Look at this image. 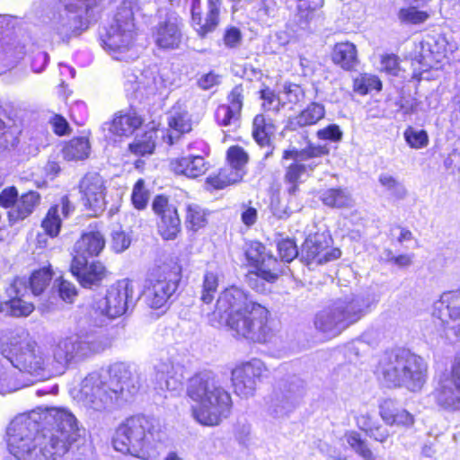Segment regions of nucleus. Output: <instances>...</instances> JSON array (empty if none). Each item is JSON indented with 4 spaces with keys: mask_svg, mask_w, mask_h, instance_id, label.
Listing matches in <instances>:
<instances>
[{
    "mask_svg": "<svg viewBox=\"0 0 460 460\" xmlns=\"http://www.w3.org/2000/svg\"><path fill=\"white\" fill-rule=\"evenodd\" d=\"M217 313L220 318L227 315L226 323L236 336L253 342L270 341L274 332L269 324V310L254 302L242 288L232 286L226 288L217 301Z\"/></svg>",
    "mask_w": 460,
    "mask_h": 460,
    "instance_id": "obj_3",
    "label": "nucleus"
},
{
    "mask_svg": "<svg viewBox=\"0 0 460 460\" xmlns=\"http://www.w3.org/2000/svg\"><path fill=\"white\" fill-rule=\"evenodd\" d=\"M323 0H318L317 3L311 6L307 3L299 4L297 5V17L301 26L307 25L308 22L314 18V11L322 7Z\"/></svg>",
    "mask_w": 460,
    "mask_h": 460,
    "instance_id": "obj_58",
    "label": "nucleus"
},
{
    "mask_svg": "<svg viewBox=\"0 0 460 460\" xmlns=\"http://www.w3.org/2000/svg\"><path fill=\"white\" fill-rule=\"evenodd\" d=\"M378 181L386 191L398 199L405 198L407 190L403 184L389 173H381Z\"/></svg>",
    "mask_w": 460,
    "mask_h": 460,
    "instance_id": "obj_51",
    "label": "nucleus"
},
{
    "mask_svg": "<svg viewBox=\"0 0 460 460\" xmlns=\"http://www.w3.org/2000/svg\"><path fill=\"white\" fill-rule=\"evenodd\" d=\"M314 324L327 337H335L346 329L341 317L334 312L333 305L317 314Z\"/></svg>",
    "mask_w": 460,
    "mask_h": 460,
    "instance_id": "obj_38",
    "label": "nucleus"
},
{
    "mask_svg": "<svg viewBox=\"0 0 460 460\" xmlns=\"http://www.w3.org/2000/svg\"><path fill=\"white\" fill-rule=\"evenodd\" d=\"M133 295L132 282L127 279L119 280L108 288L105 297L96 303V310L109 318L121 316L128 309Z\"/></svg>",
    "mask_w": 460,
    "mask_h": 460,
    "instance_id": "obj_16",
    "label": "nucleus"
},
{
    "mask_svg": "<svg viewBox=\"0 0 460 460\" xmlns=\"http://www.w3.org/2000/svg\"><path fill=\"white\" fill-rule=\"evenodd\" d=\"M155 370L162 390L176 392L182 388L184 369L181 365L173 364L171 360L161 361L155 365Z\"/></svg>",
    "mask_w": 460,
    "mask_h": 460,
    "instance_id": "obj_30",
    "label": "nucleus"
},
{
    "mask_svg": "<svg viewBox=\"0 0 460 460\" xmlns=\"http://www.w3.org/2000/svg\"><path fill=\"white\" fill-rule=\"evenodd\" d=\"M332 62L341 68L350 71L358 65L357 47L349 41L336 43L331 54Z\"/></svg>",
    "mask_w": 460,
    "mask_h": 460,
    "instance_id": "obj_37",
    "label": "nucleus"
},
{
    "mask_svg": "<svg viewBox=\"0 0 460 460\" xmlns=\"http://www.w3.org/2000/svg\"><path fill=\"white\" fill-rule=\"evenodd\" d=\"M448 42L443 35L427 36L415 49L414 59L423 71L438 69L447 57Z\"/></svg>",
    "mask_w": 460,
    "mask_h": 460,
    "instance_id": "obj_21",
    "label": "nucleus"
},
{
    "mask_svg": "<svg viewBox=\"0 0 460 460\" xmlns=\"http://www.w3.org/2000/svg\"><path fill=\"white\" fill-rule=\"evenodd\" d=\"M84 205L93 216H97L106 208V186L103 178L96 172H88L79 184Z\"/></svg>",
    "mask_w": 460,
    "mask_h": 460,
    "instance_id": "obj_23",
    "label": "nucleus"
},
{
    "mask_svg": "<svg viewBox=\"0 0 460 460\" xmlns=\"http://www.w3.org/2000/svg\"><path fill=\"white\" fill-rule=\"evenodd\" d=\"M444 164L452 172L460 170V148H455L445 159Z\"/></svg>",
    "mask_w": 460,
    "mask_h": 460,
    "instance_id": "obj_64",
    "label": "nucleus"
},
{
    "mask_svg": "<svg viewBox=\"0 0 460 460\" xmlns=\"http://www.w3.org/2000/svg\"><path fill=\"white\" fill-rule=\"evenodd\" d=\"M329 154L326 146L308 145L303 149L290 147L284 150L282 161L289 164L285 165L284 181L288 184V191L295 194L298 185L305 181L317 166L322 164V157Z\"/></svg>",
    "mask_w": 460,
    "mask_h": 460,
    "instance_id": "obj_11",
    "label": "nucleus"
},
{
    "mask_svg": "<svg viewBox=\"0 0 460 460\" xmlns=\"http://www.w3.org/2000/svg\"><path fill=\"white\" fill-rule=\"evenodd\" d=\"M227 166L221 169L215 176L207 179L208 184L215 189H224L242 181L246 172V164L249 160L247 153L238 146H230L226 153Z\"/></svg>",
    "mask_w": 460,
    "mask_h": 460,
    "instance_id": "obj_17",
    "label": "nucleus"
},
{
    "mask_svg": "<svg viewBox=\"0 0 460 460\" xmlns=\"http://www.w3.org/2000/svg\"><path fill=\"white\" fill-rule=\"evenodd\" d=\"M141 124L142 119L136 113H119L108 124V129L111 134L116 136H129Z\"/></svg>",
    "mask_w": 460,
    "mask_h": 460,
    "instance_id": "obj_40",
    "label": "nucleus"
},
{
    "mask_svg": "<svg viewBox=\"0 0 460 460\" xmlns=\"http://www.w3.org/2000/svg\"><path fill=\"white\" fill-rule=\"evenodd\" d=\"M130 243L131 238L124 231L120 229L112 231L111 247L115 252H124L129 247Z\"/></svg>",
    "mask_w": 460,
    "mask_h": 460,
    "instance_id": "obj_56",
    "label": "nucleus"
},
{
    "mask_svg": "<svg viewBox=\"0 0 460 460\" xmlns=\"http://www.w3.org/2000/svg\"><path fill=\"white\" fill-rule=\"evenodd\" d=\"M427 370V364L421 357L406 349H397L380 358L376 375L387 387L404 386L417 392L426 383Z\"/></svg>",
    "mask_w": 460,
    "mask_h": 460,
    "instance_id": "obj_7",
    "label": "nucleus"
},
{
    "mask_svg": "<svg viewBox=\"0 0 460 460\" xmlns=\"http://www.w3.org/2000/svg\"><path fill=\"white\" fill-rule=\"evenodd\" d=\"M403 137L406 143L414 149L426 147L429 144V136L423 129L409 127L404 130Z\"/></svg>",
    "mask_w": 460,
    "mask_h": 460,
    "instance_id": "obj_53",
    "label": "nucleus"
},
{
    "mask_svg": "<svg viewBox=\"0 0 460 460\" xmlns=\"http://www.w3.org/2000/svg\"><path fill=\"white\" fill-rule=\"evenodd\" d=\"M168 125L170 131L166 136H163L164 142L172 146L180 135L188 133L191 130V119L187 111L180 107H173L168 117Z\"/></svg>",
    "mask_w": 460,
    "mask_h": 460,
    "instance_id": "obj_36",
    "label": "nucleus"
},
{
    "mask_svg": "<svg viewBox=\"0 0 460 460\" xmlns=\"http://www.w3.org/2000/svg\"><path fill=\"white\" fill-rule=\"evenodd\" d=\"M170 168L179 175H184L189 178H197L203 175L208 169V164L204 157L199 155H189L172 159Z\"/></svg>",
    "mask_w": 460,
    "mask_h": 460,
    "instance_id": "obj_33",
    "label": "nucleus"
},
{
    "mask_svg": "<svg viewBox=\"0 0 460 460\" xmlns=\"http://www.w3.org/2000/svg\"><path fill=\"white\" fill-rule=\"evenodd\" d=\"M188 396L197 404L191 408L194 420L200 425L214 427L230 413V394L212 374L199 373L189 380Z\"/></svg>",
    "mask_w": 460,
    "mask_h": 460,
    "instance_id": "obj_5",
    "label": "nucleus"
},
{
    "mask_svg": "<svg viewBox=\"0 0 460 460\" xmlns=\"http://www.w3.org/2000/svg\"><path fill=\"white\" fill-rule=\"evenodd\" d=\"M149 199V191L145 187V181L139 179L134 185L131 193V201L135 208L142 210L146 208Z\"/></svg>",
    "mask_w": 460,
    "mask_h": 460,
    "instance_id": "obj_54",
    "label": "nucleus"
},
{
    "mask_svg": "<svg viewBox=\"0 0 460 460\" xmlns=\"http://www.w3.org/2000/svg\"><path fill=\"white\" fill-rule=\"evenodd\" d=\"M429 398L440 411H460V354L455 357L450 370L438 377Z\"/></svg>",
    "mask_w": 460,
    "mask_h": 460,
    "instance_id": "obj_13",
    "label": "nucleus"
},
{
    "mask_svg": "<svg viewBox=\"0 0 460 460\" xmlns=\"http://www.w3.org/2000/svg\"><path fill=\"white\" fill-rule=\"evenodd\" d=\"M155 214L159 217L157 230L164 240H174L181 232V219L176 207L164 195L156 196L152 203Z\"/></svg>",
    "mask_w": 460,
    "mask_h": 460,
    "instance_id": "obj_22",
    "label": "nucleus"
},
{
    "mask_svg": "<svg viewBox=\"0 0 460 460\" xmlns=\"http://www.w3.org/2000/svg\"><path fill=\"white\" fill-rule=\"evenodd\" d=\"M279 254L282 261L290 262L300 253H298L297 247L294 241L290 239H285L278 243Z\"/></svg>",
    "mask_w": 460,
    "mask_h": 460,
    "instance_id": "obj_57",
    "label": "nucleus"
},
{
    "mask_svg": "<svg viewBox=\"0 0 460 460\" xmlns=\"http://www.w3.org/2000/svg\"><path fill=\"white\" fill-rule=\"evenodd\" d=\"M74 211V206L66 196L60 199V203L52 206L45 218L42 220L41 226L46 234L51 237H55L59 234L61 223Z\"/></svg>",
    "mask_w": 460,
    "mask_h": 460,
    "instance_id": "obj_32",
    "label": "nucleus"
},
{
    "mask_svg": "<svg viewBox=\"0 0 460 460\" xmlns=\"http://www.w3.org/2000/svg\"><path fill=\"white\" fill-rule=\"evenodd\" d=\"M157 132H146L140 137H137L132 144L129 145L130 151L137 155H145L152 154L155 144V137Z\"/></svg>",
    "mask_w": 460,
    "mask_h": 460,
    "instance_id": "obj_50",
    "label": "nucleus"
},
{
    "mask_svg": "<svg viewBox=\"0 0 460 460\" xmlns=\"http://www.w3.org/2000/svg\"><path fill=\"white\" fill-rule=\"evenodd\" d=\"M0 394L13 393L21 388L13 376L15 368L40 379L55 372L51 356L29 334L22 330L11 332L0 343Z\"/></svg>",
    "mask_w": 460,
    "mask_h": 460,
    "instance_id": "obj_2",
    "label": "nucleus"
},
{
    "mask_svg": "<svg viewBox=\"0 0 460 460\" xmlns=\"http://www.w3.org/2000/svg\"><path fill=\"white\" fill-rule=\"evenodd\" d=\"M180 278L181 267L177 263H173L171 267L164 265L159 268L146 281L142 292L144 303L150 308H163L176 291Z\"/></svg>",
    "mask_w": 460,
    "mask_h": 460,
    "instance_id": "obj_12",
    "label": "nucleus"
},
{
    "mask_svg": "<svg viewBox=\"0 0 460 460\" xmlns=\"http://www.w3.org/2000/svg\"><path fill=\"white\" fill-rule=\"evenodd\" d=\"M242 40L241 31L235 27L228 28L224 34V44L227 48H236Z\"/></svg>",
    "mask_w": 460,
    "mask_h": 460,
    "instance_id": "obj_62",
    "label": "nucleus"
},
{
    "mask_svg": "<svg viewBox=\"0 0 460 460\" xmlns=\"http://www.w3.org/2000/svg\"><path fill=\"white\" fill-rule=\"evenodd\" d=\"M136 0H124L102 36L103 48L117 60L128 61L136 57L133 7Z\"/></svg>",
    "mask_w": 460,
    "mask_h": 460,
    "instance_id": "obj_8",
    "label": "nucleus"
},
{
    "mask_svg": "<svg viewBox=\"0 0 460 460\" xmlns=\"http://www.w3.org/2000/svg\"><path fill=\"white\" fill-rule=\"evenodd\" d=\"M227 99L229 103L218 106L216 111V119L221 126H229L239 119L243 101V86L234 87Z\"/></svg>",
    "mask_w": 460,
    "mask_h": 460,
    "instance_id": "obj_31",
    "label": "nucleus"
},
{
    "mask_svg": "<svg viewBox=\"0 0 460 460\" xmlns=\"http://www.w3.org/2000/svg\"><path fill=\"white\" fill-rule=\"evenodd\" d=\"M419 5L411 4L402 7L398 12V19L402 23L417 25L425 22L429 18V13L418 9Z\"/></svg>",
    "mask_w": 460,
    "mask_h": 460,
    "instance_id": "obj_49",
    "label": "nucleus"
},
{
    "mask_svg": "<svg viewBox=\"0 0 460 460\" xmlns=\"http://www.w3.org/2000/svg\"><path fill=\"white\" fill-rule=\"evenodd\" d=\"M381 87V81L374 75L361 74L354 80V90L362 95L373 90L379 91Z\"/></svg>",
    "mask_w": 460,
    "mask_h": 460,
    "instance_id": "obj_52",
    "label": "nucleus"
},
{
    "mask_svg": "<svg viewBox=\"0 0 460 460\" xmlns=\"http://www.w3.org/2000/svg\"><path fill=\"white\" fill-rule=\"evenodd\" d=\"M108 343L99 338L78 334L59 336L51 346V359L55 372H62L71 364L77 363L92 354L102 351Z\"/></svg>",
    "mask_w": 460,
    "mask_h": 460,
    "instance_id": "obj_10",
    "label": "nucleus"
},
{
    "mask_svg": "<svg viewBox=\"0 0 460 460\" xmlns=\"http://www.w3.org/2000/svg\"><path fill=\"white\" fill-rule=\"evenodd\" d=\"M328 232L315 233L306 237L300 251V260L307 266H317L339 259L341 252L332 246Z\"/></svg>",
    "mask_w": 460,
    "mask_h": 460,
    "instance_id": "obj_15",
    "label": "nucleus"
},
{
    "mask_svg": "<svg viewBox=\"0 0 460 460\" xmlns=\"http://www.w3.org/2000/svg\"><path fill=\"white\" fill-rule=\"evenodd\" d=\"M17 199L18 190L15 187H7L0 193V206L4 208H14Z\"/></svg>",
    "mask_w": 460,
    "mask_h": 460,
    "instance_id": "obj_60",
    "label": "nucleus"
},
{
    "mask_svg": "<svg viewBox=\"0 0 460 460\" xmlns=\"http://www.w3.org/2000/svg\"><path fill=\"white\" fill-rule=\"evenodd\" d=\"M379 414L386 425L409 428L414 423V417L391 399L385 400L379 407Z\"/></svg>",
    "mask_w": 460,
    "mask_h": 460,
    "instance_id": "obj_34",
    "label": "nucleus"
},
{
    "mask_svg": "<svg viewBox=\"0 0 460 460\" xmlns=\"http://www.w3.org/2000/svg\"><path fill=\"white\" fill-rule=\"evenodd\" d=\"M324 114L323 105L312 102L295 118V122L300 127L314 125L322 119Z\"/></svg>",
    "mask_w": 460,
    "mask_h": 460,
    "instance_id": "obj_45",
    "label": "nucleus"
},
{
    "mask_svg": "<svg viewBox=\"0 0 460 460\" xmlns=\"http://www.w3.org/2000/svg\"><path fill=\"white\" fill-rule=\"evenodd\" d=\"M191 2L193 27L201 37H204L208 33L213 31L218 24L220 1H208V10L204 19L200 14V0H191Z\"/></svg>",
    "mask_w": 460,
    "mask_h": 460,
    "instance_id": "obj_29",
    "label": "nucleus"
},
{
    "mask_svg": "<svg viewBox=\"0 0 460 460\" xmlns=\"http://www.w3.org/2000/svg\"><path fill=\"white\" fill-rule=\"evenodd\" d=\"M164 432L155 418L135 415L128 418L116 429L112 444L116 451L148 460L157 456Z\"/></svg>",
    "mask_w": 460,
    "mask_h": 460,
    "instance_id": "obj_6",
    "label": "nucleus"
},
{
    "mask_svg": "<svg viewBox=\"0 0 460 460\" xmlns=\"http://www.w3.org/2000/svg\"><path fill=\"white\" fill-rule=\"evenodd\" d=\"M299 86L296 84L285 85L283 92L279 95V102H288L295 103L298 101Z\"/></svg>",
    "mask_w": 460,
    "mask_h": 460,
    "instance_id": "obj_63",
    "label": "nucleus"
},
{
    "mask_svg": "<svg viewBox=\"0 0 460 460\" xmlns=\"http://www.w3.org/2000/svg\"><path fill=\"white\" fill-rule=\"evenodd\" d=\"M6 293L9 299L1 303V313L8 316L26 317L33 312L34 305L22 299L27 293V281L24 278H16Z\"/></svg>",
    "mask_w": 460,
    "mask_h": 460,
    "instance_id": "obj_24",
    "label": "nucleus"
},
{
    "mask_svg": "<svg viewBox=\"0 0 460 460\" xmlns=\"http://www.w3.org/2000/svg\"><path fill=\"white\" fill-rule=\"evenodd\" d=\"M55 287L58 288L59 296L67 303H73L77 296V290L75 285L62 278L55 280Z\"/></svg>",
    "mask_w": 460,
    "mask_h": 460,
    "instance_id": "obj_55",
    "label": "nucleus"
},
{
    "mask_svg": "<svg viewBox=\"0 0 460 460\" xmlns=\"http://www.w3.org/2000/svg\"><path fill=\"white\" fill-rule=\"evenodd\" d=\"M102 0H60L54 29L63 40L86 31L99 13Z\"/></svg>",
    "mask_w": 460,
    "mask_h": 460,
    "instance_id": "obj_9",
    "label": "nucleus"
},
{
    "mask_svg": "<svg viewBox=\"0 0 460 460\" xmlns=\"http://www.w3.org/2000/svg\"><path fill=\"white\" fill-rule=\"evenodd\" d=\"M176 79V74L168 66L148 67L136 77L134 89L146 97L163 94L175 84Z\"/></svg>",
    "mask_w": 460,
    "mask_h": 460,
    "instance_id": "obj_18",
    "label": "nucleus"
},
{
    "mask_svg": "<svg viewBox=\"0 0 460 460\" xmlns=\"http://www.w3.org/2000/svg\"><path fill=\"white\" fill-rule=\"evenodd\" d=\"M70 268L73 275L85 288L99 287L107 274L105 267L100 261L89 263L82 258H73Z\"/></svg>",
    "mask_w": 460,
    "mask_h": 460,
    "instance_id": "obj_28",
    "label": "nucleus"
},
{
    "mask_svg": "<svg viewBox=\"0 0 460 460\" xmlns=\"http://www.w3.org/2000/svg\"><path fill=\"white\" fill-rule=\"evenodd\" d=\"M267 371L265 364L258 358L236 366L231 374L234 392L241 397H250L254 394L257 382Z\"/></svg>",
    "mask_w": 460,
    "mask_h": 460,
    "instance_id": "obj_19",
    "label": "nucleus"
},
{
    "mask_svg": "<svg viewBox=\"0 0 460 460\" xmlns=\"http://www.w3.org/2000/svg\"><path fill=\"white\" fill-rule=\"evenodd\" d=\"M63 156L67 161H79L88 157L90 144L86 137H74L67 142L62 150Z\"/></svg>",
    "mask_w": 460,
    "mask_h": 460,
    "instance_id": "obj_44",
    "label": "nucleus"
},
{
    "mask_svg": "<svg viewBox=\"0 0 460 460\" xmlns=\"http://www.w3.org/2000/svg\"><path fill=\"white\" fill-rule=\"evenodd\" d=\"M139 387L140 376L137 371L119 362L107 369L88 374L82 381L79 401L89 411H102L124 390L134 394Z\"/></svg>",
    "mask_w": 460,
    "mask_h": 460,
    "instance_id": "obj_4",
    "label": "nucleus"
},
{
    "mask_svg": "<svg viewBox=\"0 0 460 460\" xmlns=\"http://www.w3.org/2000/svg\"><path fill=\"white\" fill-rule=\"evenodd\" d=\"M380 70L391 75H396L399 71L398 58L394 54H386L381 57Z\"/></svg>",
    "mask_w": 460,
    "mask_h": 460,
    "instance_id": "obj_61",
    "label": "nucleus"
},
{
    "mask_svg": "<svg viewBox=\"0 0 460 460\" xmlns=\"http://www.w3.org/2000/svg\"><path fill=\"white\" fill-rule=\"evenodd\" d=\"M155 45L164 49L179 48L181 42V22L176 15H170L160 22L153 31Z\"/></svg>",
    "mask_w": 460,
    "mask_h": 460,
    "instance_id": "obj_26",
    "label": "nucleus"
},
{
    "mask_svg": "<svg viewBox=\"0 0 460 460\" xmlns=\"http://www.w3.org/2000/svg\"><path fill=\"white\" fill-rule=\"evenodd\" d=\"M276 130L271 119L266 118L262 114H258L253 119L252 137L261 146L270 148V137Z\"/></svg>",
    "mask_w": 460,
    "mask_h": 460,
    "instance_id": "obj_41",
    "label": "nucleus"
},
{
    "mask_svg": "<svg viewBox=\"0 0 460 460\" xmlns=\"http://www.w3.org/2000/svg\"><path fill=\"white\" fill-rule=\"evenodd\" d=\"M301 387V382L296 377H293L289 383H279L271 395L268 408L269 415L279 419L293 411L296 406Z\"/></svg>",
    "mask_w": 460,
    "mask_h": 460,
    "instance_id": "obj_20",
    "label": "nucleus"
},
{
    "mask_svg": "<svg viewBox=\"0 0 460 460\" xmlns=\"http://www.w3.org/2000/svg\"><path fill=\"white\" fill-rule=\"evenodd\" d=\"M345 439L349 447L364 460H377L366 440L362 439L356 431H349L345 434Z\"/></svg>",
    "mask_w": 460,
    "mask_h": 460,
    "instance_id": "obj_48",
    "label": "nucleus"
},
{
    "mask_svg": "<svg viewBox=\"0 0 460 460\" xmlns=\"http://www.w3.org/2000/svg\"><path fill=\"white\" fill-rule=\"evenodd\" d=\"M221 271L217 267L209 266L203 276L200 299L210 304L217 292Z\"/></svg>",
    "mask_w": 460,
    "mask_h": 460,
    "instance_id": "obj_42",
    "label": "nucleus"
},
{
    "mask_svg": "<svg viewBox=\"0 0 460 460\" xmlns=\"http://www.w3.org/2000/svg\"><path fill=\"white\" fill-rule=\"evenodd\" d=\"M208 211L196 203L185 205V226L188 230L197 232L208 224Z\"/></svg>",
    "mask_w": 460,
    "mask_h": 460,
    "instance_id": "obj_43",
    "label": "nucleus"
},
{
    "mask_svg": "<svg viewBox=\"0 0 460 460\" xmlns=\"http://www.w3.org/2000/svg\"><path fill=\"white\" fill-rule=\"evenodd\" d=\"M432 316L441 337L460 339V289L442 293L433 305Z\"/></svg>",
    "mask_w": 460,
    "mask_h": 460,
    "instance_id": "obj_14",
    "label": "nucleus"
},
{
    "mask_svg": "<svg viewBox=\"0 0 460 460\" xmlns=\"http://www.w3.org/2000/svg\"><path fill=\"white\" fill-rule=\"evenodd\" d=\"M79 437L78 420L66 407H39L7 428L9 452L18 460H56Z\"/></svg>",
    "mask_w": 460,
    "mask_h": 460,
    "instance_id": "obj_1",
    "label": "nucleus"
},
{
    "mask_svg": "<svg viewBox=\"0 0 460 460\" xmlns=\"http://www.w3.org/2000/svg\"><path fill=\"white\" fill-rule=\"evenodd\" d=\"M316 136L321 140L339 142L341 140L343 133L338 125L332 124L326 128L319 129L316 133Z\"/></svg>",
    "mask_w": 460,
    "mask_h": 460,
    "instance_id": "obj_59",
    "label": "nucleus"
},
{
    "mask_svg": "<svg viewBox=\"0 0 460 460\" xmlns=\"http://www.w3.org/2000/svg\"><path fill=\"white\" fill-rule=\"evenodd\" d=\"M322 201L329 207L349 208L352 205L349 194L342 189H329L322 192Z\"/></svg>",
    "mask_w": 460,
    "mask_h": 460,
    "instance_id": "obj_46",
    "label": "nucleus"
},
{
    "mask_svg": "<svg viewBox=\"0 0 460 460\" xmlns=\"http://www.w3.org/2000/svg\"><path fill=\"white\" fill-rule=\"evenodd\" d=\"M105 247L104 235L99 231H89L82 234L75 244L74 258L87 260L98 256Z\"/></svg>",
    "mask_w": 460,
    "mask_h": 460,
    "instance_id": "obj_35",
    "label": "nucleus"
},
{
    "mask_svg": "<svg viewBox=\"0 0 460 460\" xmlns=\"http://www.w3.org/2000/svg\"><path fill=\"white\" fill-rule=\"evenodd\" d=\"M334 312L338 314L346 328L359 321L371 305L368 296L351 295L344 298L337 299L332 303Z\"/></svg>",
    "mask_w": 460,
    "mask_h": 460,
    "instance_id": "obj_25",
    "label": "nucleus"
},
{
    "mask_svg": "<svg viewBox=\"0 0 460 460\" xmlns=\"http://www.w3.org/2000/svg\"><path fill=\"white\" fill-rule=\"evenodd\" d=\"M247 260L256 268V274L267 280L273 282L277 279L276 270L277 260L266 252L265 246L259 242H252L246 250Z\"/></svg>",
    "mask_w": 460,
    "mask_h": 460,
    "instance_id": "obj_27",
    "label": "nucleus"
},
{
    "mask_svg": "<svg viewBox=\"0 0 460 460\" xmlns=\"http://www.w3.org/2000/svg\"><path fill=\"white\" fill-rule=\"evenodd\" d=\"M40 195L37 191H28L18 197L16 206L8 213L9 220L16 222L31 215L40 205Z\"/></svg>",
    "mask_w": 460,
    "mask_h": 460,
    "instance_id": "obj_39",
    "label": "nucleus"
},
{
    "mask_svg": "<svg viewBox=\"0 0 460 460\" xmlns=\"http://www.w3.org/2000/svg\"><path fill=\"white\" fill-rule=\"evenodd\" d=\"M51 279V270L49 268H43L33 271L28 280L24 279L27 281V288H30L34 296H39L49 285Z\"/></svg>",
    "mask_w": 460,
    "mask_h": 460,
    "instance_id": "obj_47",
    "label": "nucleus"
}]
</instances>
